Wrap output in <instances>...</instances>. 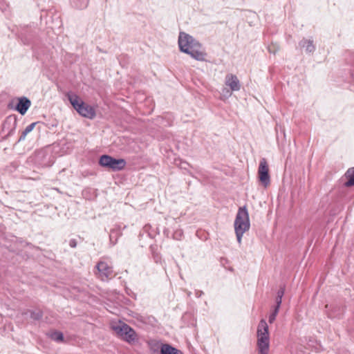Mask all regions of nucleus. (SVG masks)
<instances>
[{"instance_id":"nucleus-1","label":"nucleus","mask_w":354,"mask_h":354,"mask_svg":"<svg viewBox=\"0 0 354 354\" xmlns=\"http://www.w3.org/2000/svg\"><path fill=\"white\" fill-rule=\"evenodd\" d=\"M178 46L181 52L189 55L197 61H205L207 55L201 44L192 36L180 32L178 36Z\"/></svg>"},{"instance_id":"nucleus-2","label":"nucleus","mask_w":354,"mask_h":354,"mask_svg":"<svg viewBox=\"0 0 354 354\" xmlns=\"http://www.w3.org/2000/svg\"><path fill=\"white\" fill-rule=\"evenodd\" d=\"M234 227L237 241L241 244L243 235L249 230L250 227L249 214L245 206L239 208L234 220Z\"/></svg>"},{"instance_id":"nucleus-3","label":"nucleus","mask_w":354,"mask_h":354,"mask_svg":"<svg viewBox=\"0 0 354 354\" xmlns=\"http://www.w3.org/2000/svg\"><path fill=\"white\" fill-rule=\"evenodd\" d=\"M66 97L73 109L82 117L93 119L96 112L93 106L86 104L77 94L73 92H68Z\"/></svg>"},{"instance_id":"nucleus-4","label":"nucleus","mask_w":354,"mask_h":354,"mask_svg":"<svg viewBox=\"0 0 354 354\" xmlns=\"http://www.w3.org/2000/svg\"><path fill=\"white\" fill-rule=\"evenodd\" d=\"M112 328L121 339L129 344L134 342L137 339L136 331L124 322L113 325Z\"/></svg>"},{"instance_id":"nucleus-5","label":"nucleus","mask_w":354,"mask_h":354,"mask_svg":"<svg viewBox=\"0 0 354 354\" xmlns=\"http://www.w3.org/2000/svg\"><path fill=\"white\" fill-rule=\"evenodd\" d=\"M98 162L101 167L113 171L122 170L127 165V162L124 159H116L109 155L101 156Z\"/></svg>"},{"instance_id":"nucleus-6","label":"nucleus","mask_w":354,"mask_h":354,"mask_svg":"<svg viewBox=\"0 0 354 354\" xmlns=\"http://www.w3.org/2000/svg\"><path fill=\"white\" fill-rule=\"evenodd\" d=\"M284 292H285V287L281 286L276 293L275 304L273 306L272 311L269 316V322L270 323H272L276 319L277 315L278 314L279 308L281 304L282 297L284 295Z\"/></svg>"},{"instance_id":"nucleus-7","label":"nucleus","mask_w":354,"mask_h":354,"mask_svg":"<svg viewBox=\"0 0 354 354\" xmlns=\"http://www.w3.org/2000/svg\"><path fill=\"white\" fill-rule=\"evenodd\" d=\"M259 354H265L266 350V323L262 319L257 330Z\"/></svg>"},{"instance_id":"nucleus-8","label":"nucleus","mask_w":354,"mask_h":354,"mask_svg":"<svg viewBox=\"0 0 354 354\" xmlns=\"http://www.w3.org/2000/svg\"><path fill=\"white\" fill-rule=\"evenodd\" d=\"M96 268L98 271L99 278L102 280H106L113 273L112 267L109 266L107 263L104 261H100Z\"/></svg>"},{"instance_id":"nucleus-9","label":"nucleus","mask_w":354,"mask_h":354,"mask_svg":"<svg viewBox=\"0 0 354 354\" xmlns=\"http://www.w3.org/2000/svg\"><path fill=\"white\" fill-rule=\"evenodd\" d=\"M225 84L228 86L232 91H239L241 89V84L238 77L232 73L226 75Z\"/></svg>"},{"instance_id":"nucleus-10","label":"nucleus","mask_w":354,"mask_h":354,"mask_svg":"<svg viewBox=\"0 0 354 354\" xmlns=\"http://www.w3.org/2000/svg\"><path fill=\"white\" fill-rule=\"evenodd\" d=\"M30 101L27 97H22L19 99V102L17 104L16 109L21 115H24L30 106Z\"/></svg>"},{"instance_id":"nucleus-11","label":"nucleus","mask_w":354,"mask_h":354,"mask_svg":"<svg viewBox=\"0 0 354 354\" xmlns=\"http://www.w3.org/2000/svg\"><path fill=\"white\" fill-rule=\"evenodd\" d=\"M300 47L305 49L307 53H313L315 50L313 41L311 39H303L299 42Z\"/></svg>"},{"instance_id":"nucleus-12","label":"nucleus","mask_w":354,"mask_h":354,"mask_svg":"<svg viewBox=\"0 0 354 354\" xmlns=\"http://www.w3.org/2000/svg\"><path fill=\"white\" fill-rule=\"evenodd\" d=\"M161 354H183V352L169 344H162L160 348Z\"/></svg>"},{"instance_id":"nucleus-13","label":"nucleus","mask_w":354,"mask_h":354,"mask_svg":"<svg viewBox=\"0 0 354 354\" xmlns=\"http://www.w3.org/2000/svg\"><path fill=\"white\" fill-rule=\"evenodd\" d=\"M259 172L260 181L266 186V160L264 159L260 163Z\"/></svg>"},{"instance_id":"nucleus-14","label":"nucleus","mask_w":354,"mask_h":354,"mask_svg":"<svg viewBox=\"0 0 354 354\" xmlns=\"http://www.w3.org/2000/svg\"><path fill=\"white\" fill-rule=\"evenodd\" d=\"M346 178L348 179L345 183L346 186L354 185V167L348 169L345 174Z\"/></svg>"},{"instance_id":"nucleus-15","label":"nucleus","mask_w":354,"mask_h":354,"mask_svg":"<svg viewBox=\"0 0 354 354\" xmlns=\"http://www.w3.org/2000/svg\"><path fill=\"white\" fill-rule=\"evenodd\" d=\"M37 122H32L30 124L28 125L26 127V129H24V131L22 132V133H21V136H20V138L19 139V141H21V140H25L27 134L29 133L30 132H31L34 129V128H35V125L37 124Z\"/></svg>"},{"instance_id":"nucleus-16","label":"nucleus","mask_w":354,"mask_h":354,"mask_svg":"<svg viewBox=\"0 0 354 354\" xmlns=\"http://www.w3.org/2000/svg\"><path fill=\"white\" fill-rule=\"evenodd\" d=\"M50 337L52 339L56 342H62L64 339L63 333L61 332H54L50 335Z\"/></svg>"},{"instance_id":"nucleus-17","label":"nucleus","mask_w":354,"mask_h":354,"mask_svg":"<svg viewBox=\"0 0 354 354\" xmlns=\"http://www.w3.org/2000/svg\"><path fill=\"white\" fill-rule=\"evenodd\" d=\"M232 91L227 88H223L221 91V99L228 98L232 95Z\"/></svg>"},{"instance_id":"nucleus-18","label":"nucleus","mask_w":354,"mask_h":354,"mask_svg":"<svg viewBox=\"0 0 354 354\" xmlns=\"http://www.w3.org/2000/svg\"><path fill=\"white\" fill-rule=\"evenodd\" d=\"M69 245L71 248H75L77 245V242L75 239H72L70 241Z\"/></svg>"},{"instance_id":"nucleus-19","label":"nucleus","mask_w":354,"mask_h":354,"mask_svg":"<svg viewBox=\"0 0 354 354\" xmlns=\"http://www.w3.org/2000/svg\"><path fill=\"white\" fill-rule=\"evenodd\" d=\"M266 178H267V183H268V180H269V176H268V174H267Z\"/></svg>"},{"instance_id":"nucleus-20","label":"nucleus","mask_w":354,"mask_h":354,"mask_svg":"<svg viewBox=\"0 0 354 354\" xmlns=\"http://www.w3.org/2000/svg\"><path fill=\"white\" fill-rule=\"evenodd\" d=\"M41 317V315L38 314L35 318H39Z\"/></svg>"},{"instance_id":"nucleus-21","label":"nucleus","mask_w":354,"mask_h":354,"mask_svg":"<svg viewBox=\"0 0 354 354\" xmlns=\"http://www.w3.org/2000/svg\"><path fill=\"white\" fill-rule=\"evenodd\" d=\"M266 330H267V335H268V327L266 328Z\"/></svg>"},{"instance_id":"nucleus-22","label":"nucleus","mask_w":354,"mask_h":354,"mask_svg":"<svg viewBox=\"0 0 354 354\" xmlns=\"http://www.w3.org/2000/svg\"><path fill=\"white\" fill-rule=\"evenodd\" d=\"M266 346H267V348H268V342H267Z\"/></svg>"}]
</instances>
